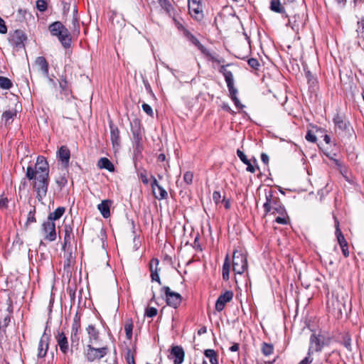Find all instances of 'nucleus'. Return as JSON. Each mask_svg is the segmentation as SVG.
Instances as JSON below:
<instances>
[{
	"instance_id": "nucleus-1",
	"label": "nucleus",
	"mask_w": 364,
	"mask_h": 364,
	"mask_svg": "<svg viewBox=\"0 0 364 364\" xmlns=\"http://www.w3.org/2000/svg\"><path fill=\"white\" fill-rule=\"evenodd\" d=\"M26 178L33 181V188L38 200L46 196L50 181L49 165L44 156H38L35 166L27 167Z\"/></svg>"
},
{
	"instance_id": "nucleus-2",
	"label": "nucleus",
	"mask_w": 364,
	"mask_h": 364,
	"mask_svg": "<svg viewBox=\"0 0 364 364\" xmlns=\"http://www.w3.org/2000/svg\"><path fill=\"white\" fill-rule=\"evenodd\" d=\"M48 29L52 36L58 37L64 48H68L70 47V34L68 29L60 21L52 23L49 26Z\"/></svg>"
},
{
	"instance_id": "nucleus-3",
	"label": "nucleus",
	"mask_w": 364,
	"mask_h": 364,
	"mask_svg": "<svg viewBox=\"0 0 364 364\" xmlns=\"http://www.w3.org/2000/svg\"><path fill=\"white\" fill-rule=\"evenodd\" d=\"M331 342V338L319 331L314 332L309 339L308 355H312L314 352H320L324 346H328Z\"/></svg>"
},
{
	"instance_id": "nucleus-4",
	"label": "nucleus",
	"mask_w": 364,
	"mask_h": 364,
	"mask_svg": "<svg viewBox=\"0 0 364 364\" xmlns=\"http://www.w3.org/2000/svg\"><path fill=\"white\" fill-rule=\"evenodd\" d=\"M81 314L76 312L74 316L73 321L71 326L70 332V352L73 353V350H77L80 344V333H81Z\"/></svg>"
},
{
	"instance_id": "nucleus-5",
	"label": "nucleus",
	"mask_w": 364,
	"mask_h": 364,
	"mask_svg": "<svg viewBox=\"0 0 364 364\" xmlns=\"http://www.w3.org/2000/svg\"><path fill=\"white\" fill-rule=\"evenodd\" d=\"M131 131L133 135L134 154L138 156L141 154L143 149L142 132L139 122H134V124H132Z\"/></svg>"
},
{
	"instance_id": "nucleus-6",
	"label": "nucleus",
	"mask_w": 364,
	"mask_h": 364,
	"mask_svg": "<svg viewBox=\"0 0 364 364\" xmlns=\"http://www.w3.org/2000/svg\"><path fill=\"white\" fill-rule=\"evenodd\" d=\"M247 268V262L245 255L235 252L232 257V269L235 274H242Z\"/></svg>"
},
{
	"instance_id": "nucleus-7",
	"label": "nucleus",
	"mask_w": 364,
	"mask_h": 364,
	"mask_svg": "<svg viewBox=\"0 0 364 364\" xmlns=\"http://www.w3.org/2000/svg\"><path fill=\"white\" fill-rule=\"evenodd\" d=\"M161 292H164L166 297V301L168 306L174 309L178 308L182 301V296L180 294L172 291L168 287H163Z\"/></svg>"
},
{
	"instance_id": "nucleus-8",
	"label": "nucleus",
	"mask_w": 364,
	"mask_h": 364,
	"mask_svg": "<svg viewBox=\"0 0 364 364\" xmlns=\"http://www.w3.org/2000/svg\"><path fill=\"white\" fill-rule=\"evenodd\" d=\"M108 353L107 347H102L100 348H95L91 345L87 346V350L85 356L88 362H93L97 359H101L105 356Z\"/></svg>"
},
{
	"instance_id": "nucleus-9",
	"label": "nucleus",
	"mask_w": 364,
	"mask_h": 364,
	"mask_svg": "<svg viewBox=\"0 0 364 364\" xmlns=\"http://www.w3.org/2000/svg\"><path fill=\"white\" fill-rule=\"evenodd\" d=\"M50 340V330H48V327L46 326L45 331L40 338L38 347V354L37 356L38 358H43L46 357L48 350L49 348V341Z\"/></svg>"
},
{
	"instance_id": "nucleus-10",
	"label": "nucleus",
	"mask_w": 364,
	"mask_h": 364,
	"mask_svg": "<svg viewBox=\"0 0 364 364\" xmlns=\"http://www.w3.org/2000/svg\"><path fill=\"white\" fill-rule=\"evenodd\" d=\"M27 40L26 33L21 30H16L14 33L10 34L9 41L12 46L16 49L24 48V43Z\"/></svg>"
},
{
	"instance_id": "nucleus-11",
	"label": "nucleus",
	"mask_w": 364,
	"mask_h": 364,
	"mask_svg": "<svg viewBox=\"0 0 364 364\" xmlns=\"http://www.w3.org/2000/svg\"><path fill=\"white\" fill-rule=\"evenodd\" d=\"M42 229L45 234L44 239L46 240L53 242L56 240L57 234L54 222L47 220L42 224Z\"/></svg>"
},
{
	"instance_id": "nucleus-12",
	"label": "nucleus",
	"mask_w": 364,
	"mask_h": 364,
	"mask_svg": "<svg viewBox=\"0 0 364 364\" xmlns=\"http://www.w3.org/2000/svg\"><path fill=\"white\" fill-rule=\"evenodd\" d=\"M55 338L57 342V346L59 347L60 352L63 354V355H67L68 353L70 351V348L68 338L65 333L58 331L55 336Z\"/></svg>"
},
{
	"instance_id": "nucleus-13",
	"label": "nucleus",
	"mask_w": 364,
	"mask_h": 364,
	"mask_svg": "<svg viewBox=\"0 0 364 364\" xmlns=\"http://www.w3.org/2000/svg\"><path fill=\"white\" fill-rule=\"evenodd\" d=\"M261 160L262 162V167L260 168L259 166H257V168L259 171V175H260L261 178H262L264 177V181H266L267 180L272 181V178H271L272 174H271V172H270V170L269 168V156L265 153H262Z\"/></svg>"
},
{
	"instance_id": "nucleus-14",
	"label": "nucleus",
	"mask_w": 364,
	"mask_h": 364,
	"mask_svg": "<svg viewBox=\"0 0 364 364\" xmlns=\"http://www.w3.org/2000/svg\"><path fill=\"white\" fill-rule=\"evenodd\" d=\"M188 11L191 16L197 21L203 18L202 6L196 0H188Z\"/></svg>"
},
{
	"instance_id": "nucleus-15",
	"label": "nucleus",
	"mask_w": 364,
	"mask_h": 364,
	"mask_svg": "<svg viewBox=\"0 0 364 364\" xmlns=\"http://www.w3.org/2000/svg\"><path fill=\"white\" fill-rule=\"evenodd\" d=\"M185 353L180 346H172L168 358L173 362V364H181L184 360Z\"/></svg>"
},
{
	"instance_id": "nucleus-16",
	"label": "nucleus",
	"mask_w": 364,
	"mask_h": 364,
	"mask_svg": "<svg viewBox=\"0 0 364 364\" xmlns=\"http://www.w3.org/2000/svg\"><path fill=\"white\" fill-rule=\"evenodd\" d=\"M233 292L232 291H225L223 294H220L215 302V310L218 312L222 311L227 303L230 302L233 298Z\"/></svg>"
},
{
	"instance_id": "nucleus-17",
	"label": "nucleus",
	"mask_w": 364,
	"mask_h": 364,
	"mask_svg": "<svg viewBox=\"0 0 364 364\" xmlns=\"http://www.w3.org/2000/svg\"><path fill=\"white\" fill-rule=\"evenodd\" d=\"M333 122L335 124L336 130L338 129L341 132L349 133L350 131V122L346 120L343 116L336 114L333 118Z\"/></svg>"
},
{
	"instance_id": "nucleus-18",
	"label": "nucleus",
	"mask_w": 364,
	"mask_h": 364,
	"mask_svg": "<svg viewBox=\"0 0 364 364\" xmlns=\"http://www.w3.org/2000/svg\"><path fill=\"white\" fill-rule=\"evenodd\" d=\"M328 308L330 309L332 308V311L338 315L342 314L343 310H346V303L343 299L342 300L338 299V297L334 298L327 301Z\"/></svg>"
},
{
	"instance_id": "nucleus-19",
	"label": "nucleus",
	"mask_w": 364,
	"mask_h": 364,
	"mask_svg": "<svg viewBox=\"0 0 364 364\" xmlns=\"http://www.w3.org/2000/svg\"><path fill=\"white\" fill-rule=\"evenodd\" d=\"M63 230L65 232L63 243L62 249L63 251L68 250V248L71 245V241L75 240L73 228L69 224H65L63 225Z\"/></svg>"
},
{
	"instance_id": "nucleus-20",
	"label": "nucleus",
	"mask_w": 364,
	"mask_h": 364,
	"mask_svg": "<svg viewBox=\"0 0 364 364\" xmlns=\"http://www.w3.org/2000/svg\"><path fill=\"white\" fill-rule=\"evenodd\" d=\"M59 87L60 90V94L63 95L65 97L69 99L70 96H72V89L70 83L66 80V77L63 75L60 77L58 80Z\"/></svg>"
},
{
	"instance_id": "nucleus-21",
	"label": "nucleus",
	"mask_w": 364,
	"mask_h": 364,
	"mask_svg": "<svg viewBox=\"0 0 364 364\" xmlns=\"http://www.w3.org/2000/svg\"><path fill=\"white\" fill-rule=\"evenodd\" d=\"M273 197V189L270 187L268 191H266V202L263 205L264 213L263 215V220H264V225H267V220L266 217L272 208V199Z\"/></svg>"
},
{
	"instance_id": "nucleus-22",
	"label": "nucleus",
	"mask_w": 364,
	"mask_h": 364,
	"mask_svg": "<svg viewBox=\"0 0 364 364\" xmlns=\"http://www.w3.org/2000/svg\"><path fill=\"white\" fill-rule=\"evenodd\" d=\"M110 129V139L114 148L119 147L120 145V135L118 127L110 121L109 123Z\"/></svg>"
},
{
	"instance_id": "nucleus-23",
	"label": "nucleus",
	"mask_w": 364,
	"mask_h": 364,
	"mask_svg": "<svg viewBox=\"0 0 364 364\" xmlns=\"http://www.w3.org/2000/svg\"><path fill=\"white\" fill-rule=\"evenodd\" d=\"M58 156L62 164L65 167H68L70 158V151L69 149L65 146H60L58 151Z\"/></svg>"
},
{
	"instance_id": "nucleus-24",
	"label": "nucleus",
	"mask_w": 364,
	"mask_h": 364,
	"mask_svg": "<svg viewBox=\"0 0 364 364\" xmlns=\"http://www.w3.org/2000/svg\"><path fill=\"white\" fill-rule=\"evenodd\" d=\"M183 34L185 37L191 42L195 46L198 48V49L204 55L208 49L200 43L198 39L193 35L188 30H185L183 31Z\"/></svg>"
},
{
	"instance_id": "nucleus-25",
	"label": "nucleus",
	"mask_w": 364,
	"mask_h": 364,
	"mask_svg": "<svg viewBox=\"0 0 364 364\" xmlns=\"http://www.w3.org/2000/svg\"><path fill=\"white\" fill-rule=\"evenodd\" d=\"M16 116L17 111L16 109H9L2 113L1 119L4 121L6 127H9L13 123Z\"/></svg>"
},
{
	"instance_id": "nucleus-26",
	"label": "nucleus",
	"mask_w": 364,
	"mask_h": 364,
	"mask_svg": "<svg viewBox=\"0 0 364 364\" xmlns=\"http://www.w3.org/2000/svg\"><path fill=\"white\" fill-rule=\"evenodd\" d=\"M111 204L110 200H104L97 205V209L104 218H108L110 216Z\"/></svg>"
},
{
	"instance_id": "nucleus-27",
	"label": "nucleus",
	"mask_w": 364,
	"mask_h": 364,
	"mask_svg": "<svg viewBox=\"0 0 364 364\" xmlns=\"http://www.w3.org/2000/svg\"><path fill=\"white\" fill-rule=\"evenodd\" d=\"M35 63L39 68L44 76H48L49 65L45 57H37L35 60Z\"/></svg>"
},
{
	"instance_id": "nucleus-28",
	"label": "nucleus",
	"mask_w": 364,
	"mask_h": 364,
	"mask_svg": "<svg viewBox=\"0 0 364 364\" xmlns=\"http://www.w3.org/2000/svg\"><path fill=\"white\" fill-rule=\"evenodd\" d=\"M263 77L262 79V82L266 86V90L263 91V94H268L271 93V85L272 84V75L269 72V70L268 68L264 69V71Z\"/></svg>"
},
{
	"instance_id": "nucleus-29",
	"label": "nucleus",
	"mask_w": 364,
	"mask_h": 364,
	"mask_svg": "<svg viewBox=\"0 0 364 364\" xmlns=\"http://www.w3.org/2000/svg\"><path fill=\"white\" fill-rule=\"evenodd\" d=\"M159 260L157 259H153L150 264L151 278L152 281H156L159 284H161V282L158 273L157 266L159 264Z\"/></svg>"
},
{
	"instance_id": "nucleus-30",
	"label": "nucleus",
	"mask_w": 364,
	"mask_h": 364,
	"mask_svg": "<svg viewBox=\"0 0 364 364\" xmlns=\"http://www.w3.org/2000/svg\"><path fill=\"white\" fill-rule=\"evenodd\" d=\"M237 155L240 158V159L247 165L246 170L250 173H255L256 168L251 163V160L248 159L246 155L240 149L237 150Z\"/></svg>"
},
{
	"instance_id": "nucleus-31",
	"label": "nucleus",
	"mask_w": 364,
	"mask_h": 364,
	"mask_svg": "<svg viewBox=\"0 0 364 364\" xmlns=\"http://www.w3.org/2000/svg\"><path fill=\"white\" fill-rule=\"evenodd\" d=\"M97 166L100 168L106 169L110 172L114 171V164L106 157L100 158L97 162Z\"/></svg>"
},
{
	"instance_id": "nucleus-32",
	"label": "nucleus",
	"mask_w": 364,
	"mask_h": 364,
	"mask_svg": "<svg viewBox=\"0 0 364 364\" xmlns=\"http://www.w3.org/2000/svg\"><path fill=\"white\" fill-rule=\"evenodd\" d=\"M158 3L169 16L175 15L174 9L169 0H158Z\"/></svg>"
},
{
	"instance_id": "nucleus-33",
	"label": "nucleus",
	"mask_w": 364,
	"mask_h": 364,
	"mask_svg": "<svg viewBox=\"0 0 364 364\" xmlns=\"http://www.w3.org/2000/svg\"><path fill=\"white\" fill-rule=\"evenodd\" d=\"M65 211V208L64 207H58L53 212L50 213L47 220L50 221L54 222L60 219Z\"/></svg>"
},
{
	"instance_id": "nucleus-34",
	"label": "nucleus",
	"mask_w": 364,
	"mask_h": 364,
	"mask_svg": "<svg viewBox=\"0 0 364 364\" xmlns=\"http://www.w3.org/2000/svg\"><path fill=\"white\" fill-rule=\"evenodd\" d=\"M336 226V235L338 240V242L340 245V246L346 245L348 244L347 241L346 240L344 235H343L342 232L341 231L339 228V222L336 220L335 223Z\"/></svg>"
},
{
	"instance_id": "nucleus-35",
	"label": "nucleus",
	"mask_w": 364,
	"mask_h": 364,
	"mask_svg": "<svg viewBox=\"0 0 364 364\" xmlns=\"http://www.w3.org/2000/svg\"><path fill=\"white\" fill-rule=\"evenodd\" d=\"M204 355L209 359L211 364H218V354L215 350L213 349H206L204 351Z\"/></svg>"
},
{
	"instance_id": "nucleus-36",
	"label": "nucleus",
	"mask_w": 364,
	"mask_h": 364,
	"mask_svg": "<svg viewBox=\"0 0 364 364\" xmlns=\"http://www.w3.org/2000/svg\"><path fill=\"white\" fill-rule=\"evenodd\" d=\"M87 333L89 335L90 341L99 340V331L96 329L95 326L92 324L89 325L86 328Z\"/></svg>"
},
{
	"instance_id": "nucleus-37",
	"label": "nucleus",
	"mask_w": 364,
	"mask_h": 364,
	"mask_svg": "<svg viewBox=\"0 0 364 364\" xmlns=\"http://www.w3.org/2000/svg\"><path fill=\"white\" fill-rule=\"evenodd\" d=\"M230 65H231L230 63H228L225 65H222L218 70L219 73L223 74V75L224 76L225 82L234 79L232 72L226 69V67Z\"/></svg>"
},
{
	"instance_id": "nucleus-38",
	"label": "nucleus",
	"mask_w": 364,
	"mask_h": 364,
	"mask_svg": "<svg viewBox=\"0 0 364 364\" xmlns=\"http://www.w3.org/2000/svg\"><path fill=\"white\" fill-rule=\"evenodd\" d=\"M230 269V264L229 262L228 256H227L223 265V279L225 281H228L229 279Z\"/></svg>"
},
{
	"instance_id": "nucleus-39",
	"label": "nucleus",
	"mask_w": 364,
	"mask_h": 364,
	"mask_svg": "<svg viewBox=\"0 0 364 364\" xmlns=\"http://www.w3.org/2000/svg\"><path fill=\"white\" fill-rule=\"evenodd\" d=\"M356 33L358 37H364V16H358Z\"/></svg>"
},
{
	"instance_id": "nucleus-40",
	"label": "nucleus",
	"mask_w": 364,
	"mask_h": 364,
	"mask_svg": "<svg viewBox=\"0 0 364 364\" xmlns=\"http://www.w3.org/2000/svg\"><path fill=\"white\" fill-rule=\"evenodd\" d=\"M13 87L12 81L4 76H0V89L10 90Z\"/></svg>"
},
{
	"instance_id": "nucleus-41",
	"label": "nucleus",
	"mask_w": 364,
	"mask_h": 364,
	"mask_svg": "<svg viewBox=\"0 0 364 364\" xmlns=\"http://www.w3.org/2000/svg\"><path fill=\"white\" fill-rule=\"evenodd\" d=\"M226 83H227V87L228 88L229 96H230V99L232 100L235 97H237V90L234 86V79L227 81Z\"/></svg>"
},
{
	"instance_id": "nucleus-42",
	"label": "nucleus",
	"mask_w": 364,
	"mask_h": 364,
	"mask_svg": "<svg viewBox=\"0 0 364 364\" xmlns=\"http://www.w3.org/2000/svg\"><path fill=\"white\" fill-rule=\"evenodd\" d=\"M204 55L208 58V60L215 62L217 63H225V59L223 58H218L215 54L210 53L208 50L204 54Z\"/></svg>"
},
{
	"instance_id": "nucleus-43",
	"label": "nucleus",
	"mask_w": 364,
	"mask_h": 364,
	"mask_svg": "<svg viewBox=\"0 0 364 364\" xmlns=\"http://www.w3.org/2000/svg\"><path fill=\"white\" fill-rule=\"evenodd\" d=\"M70 29L72 30V32L74 35H78L80 33V24L78 18L76 16V15L73 16V18L72 20V27H70Z\"/></svg>"
},
{
	"instance_id": "nucleus-44",
	"label": "nucleus",
	"mask_w": 364,
	"mask_h": 364,
	"mask_svg": "<svg viewBox=\"0 0 364 364\" xmlns=\"http://www.w3.org/2000/svg\"><path fill=\"white\" fill-rule=\"evenodd\" d=\"M157 189L159 190V195H157L156 192L153 193L155 198L158 200H163L167 198L168 193L161 186H158Z\"/></svg>"
},
{
	"instance_id": "nucleus-45",
	"label": "nucleus",
	"mask_w": 364,
	"mask_h": 364,
	"mask_svg": "<svg viewBox=\"0 0 364 364\" xmlns=\"http://www.w3.org/2000/svg\"><path fill=\"white\" fill-rule=\"evenodd\" d=\"M261 351L264 355H269L273 352V346L267 343H262Z\"/></svg>"
},
{
	"instance_id": "nucleus-46",
	"label": "nucleus",
	"mask_w": 364,
	"mask_h": 364,
	"mask_svg": "<svg viewBox=\"0 0 364 364\" xmlns=\"http://www.w3.org/2000/svg\"><path fill=\"white\" fill-rule=\"evenodd\" d=\"M274 12L280 13L287 17L284 7L279 0H274Z\"/></svg>"
},
{
	"instance_id": "nucleus-47",
	"label": "nucleus",
	"mask_w": 364,
	"mask_h": 364,
	"mask_svg": "<svg viewBox=\"0 0 364 364\" xmlns=\"http://www.w3.org/2000/svg\"><path fill=\"white\" fill-rule=\"evenodd\" d=\"M36 208L33 207V208L28 212L26 225L28 226L29 224L35 223L36 221Z\"/></svg>"
},
{
	"instance_id": "nucleus-48",
	"label": "nucleus",
	"mask_w": 364,
	"mask_h": 364,
	"mask_svg": "<svg viewBox=\"0 0 364 364\" xmlns=\"http://www.w3.org/2000/svg\"><path fill=\"white\" fill-rule=\"evenodd\" d=\"M138 176L144 185L149 184V181L147 178V171L146 169L142 168L139 170L138 172Z\"/></svg>"
},
{
	"instance_id": "nucleus-49",
	"label": "nucleus",
	"mask_w": 364,
	"mask_h": 364,
	"mask_svg": "<svg viewBox=\"0 0 364 364\" xmlns=\"http://www.w3.org/2000/svg\"><path fill=\"white\" fill-rule=\"evenodd\" d=\"M133 324L132 322H127L124 325V331L127 339H131L132 337Z\"/></svg>"
},
{
	"instance_id": "nucleus-50",
	"label": "nucleus",
	"mask_w": 364,
	"mask_h": 364,
	"mask_svg": "<svg viewBox=\"0 0 364 364\" xmlns=\"http://www.w3.org/2000/svg\"><path fill=\"white\" fill-rule=\"evenodd\" d=\"M36 8L41 12H44L47 10L48 4L45 0H37Z\"/></svg>"
},
{
	"instance_id": "nucleus-51",
	"label": "nucleus",
	"mask_w": 364,
	"mask_h": 364,
	"mask_svg": "<svg viewBox=\"0 0 364 364\" xmlns=\"http://www.w3.org/2000/svg\"><path fill=\"white\" fill-rule=\"evenodd\" d=\"M193 173L191 171H186L183 175V181L188 185L193 183Z\"/></svg>"
},
{
	"instance_id": "nucleus-52",
	"label": "nucleus",
	"mask_w": 364,
	"mask_h": 364,
	"mask_svg": "<svg viewBox=\"0 0 364 364\" xmlns=\"http://www.w3.org/2000/svg\"><path fill=\"white\" fill-rule=\"evenodd\" d=\"M141 108H142L143 111L145 113H146L149 116L153 117L154 112H153L151 107L149 105H148L146 103H143L141 105Z\"/></svg>"
},
{
	"instance_id": "nucleus-53",
	"label": "nucleus",
	"mask_w": 364,
	"mask_h": 364,
	"mask_svg": "<svg viewBox=\"0 0 364 364\" xmlns=\"http://www.w3.org/2000/svg\"><path fill=\"white\" fill-rule=\"evenodd\" d=\"M146 316L149 318H153L157 314V309L155 307H149L146 310Z\"/></svg>"
},
{
	"instance_id": "nucleus-54",
	"label": "nucleus",
	"mask_w": 364,
	"mask_h": 364,
	"mask_svg": "<svg viewBox=\"0 0 364 364\" xmlns=\"http://www.w3.org/2000/svg\"><path fill=\"white\" fill-rule=\"evenodd\" d=\"M125 359L128 364H135L134 355L130 349H128Z\"/></svg>"
},
{
	"instance_id": "nucleus-55",
	"label": "nucleus",
	"mask_w": 364,
	"mask_h": 364,
	"mask_svg": "<svg viewBox=\"0 0 364 364\" xmlns=\"http://www.w3.org/2000/svg\"><path fill=\"white\" fill-rule=\"evenodd\" d=\"M248 65L255 70L258 69V67L259 66V63L258 60L256 58H250L247 61Z\"/></svg>"
},
{
	"instance_id": "nucleus-56",
	"label": "nucleus",
	"mask_w": 364,
	"mask_h": 364,
	"mask_svg": "<svg viewBox=\"0 0 364 364\" xmlns=\"http://www.w3.org/2000/svg\"><path fill=\"white\" fill-rule=\"evenodd\" d=\"M305 138L307 141L312 142V143H314L316 141V136L310 130L307 132Z\"/></svg>"
},
{
	"instance_id": "nucleus-57",
	"label": "nucleus",
	"mask_w": 364,
	"mask_h": 364,
	"mask_svg": "<svg viewBox=\"0 0 364 364\" xmlns=\"http://www.w3.org/2000/svg\"><path fill=\"white\" fill-rule=\"evenodd\" d=\"M274 221L279 224H287L289 221L288 217L286 216H278L274 218Z\"/></svg>"
},
{
	"instance_id": "nucleus-58",
	"label": "nucleus",
	"mask_w": 364,
	"mask_h": 364,
	"mask_svg": "<svg viewBox=\"0 0 364 364\" xmlns=\"http://www.w3.org/2000/svg\"><path fill=\"white\" fill-rule=\"evenodd\" d=\"M213 200L216 204L221 202V194L219 191H215L213 193Z\"/></svg>"
},
{
	"instance_id": "nucleus-59",
	"label": "nucleus",
	"mask_w": 364,
	"mask_h": 364,
	"mask_svg": "<svg viewBox=\"0 0 364 364\" xmlns=\"http://www.w3.org/2000/svg\"><path fill=\"white\" fill-rule=\"evenodd\" d=\"M7 33V27L4 19L0 17V33L5 34Z\"/></svg>"
},
{
	"instance_id": "nucleus-60",
	"label": "nucleus",
	"mask_w": 364,
	"mask_h": 364,
	"mask_svg": "<svg viewBox=\"0 0 364 364\" xmlns=\"http://www.w3.org/2000/svg\"><path fill=\"white\" fill-rule=\"evenodd\" d=\"M151 186L152 188L153 193H154L155 188H158V186H160V185L158 182V181L156 180V178L154 176H151Z\"/></svg>"
},
{
	"instance_id": "nucleus-61",
	"label": "nucleus",
	"mask_w": 364,
	"mask_h": 364,
	"mask_svg": "<svg viewBox=\"0 0 364 364\" xmlns=\"http://www.w3.org/2000/svg\"><path fill=\"white\" fill-rule=\"evenodd\" d=\"M9 200L6 197L1 196L0 198V208H6L8 207Z\"/></svg>"
},
{
	"instance_id": "nucleus-62",
	"label": "nucleus",
	"mask_w": 364,
	"mask_h": 364,
	"mask_svg": "<svg viewBox=\"0 0 364 364\" xmlns=\"http://www.w3.org/2000/svg\"><path fill=\"white\" fill-rule=\"evenodd\" d=\"M73 259L72 252H69L67 255L66 261L64 262V267H69L70 266L71 260Z\"/></svg>"
},
{
	"instance_id": "nucleus-63",
	"label": "nucleus",
	"mask_w": 364,
	"mask_h": 364,
	"mask_svg": "<svg viewBox=\"0 0 364 364\" xmlns=\"http://www.w3.org/2000/svg\"><path fill=\"white\" fill-rule=\"evenodd\" d=\"M306 77L307 78L308 82L309 84H314L316 81L310 71L306 72Z\"/></svg>"
},
{
	"instance_id": "nucleus-64",
	"label": "nucleus",
	"mask_w": 364,
	"mask_h": 364,
	"mask_svg": "<svg viewBox=\"0 0 364 364\" xmlns=\"http://www.w3.org/2000/svg\"><path fill=\"white\" fill-rule=\"evenodd\" d=\"M311 355H308L306 358H304L299 364H311L313 361V359L311 358Z\"/></svg>"
}]
</instances>
